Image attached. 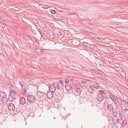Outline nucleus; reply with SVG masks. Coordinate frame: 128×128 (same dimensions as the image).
Instances as JSON below:
<instances>
[{"mask_svg": "<svg viewBox=\"0 0 128 128\" xmlns=\"http://www.w3.org/2000/svg\"><path fill=\"white\" fill-rule=\"evenodd\" d=\"M35 97L32 95L29 94L27 97V100L29 102L32 103L35 100Z\"/></svg>", "mask_w": 128, "mask_h": 128, "instance_id": "1", "label": "nucleus"}, {"mask_svg": "<svg viewBox=\"0 0 128 128\" xmlns=\"http://www.w3.org/2000/svg\"><path fill=\"white\" fill-rule=\"evenodd\" d=\"M96 99L100 102L103 100V96L101 94H99L96 96Z\"/></svg>", "mask_w": 128, "mask_h": 128, "instance_id": "2", "label": "nucleus"}, {"mask_svg": "<svg viewBox=\"0 0 128 128\" xmlns=\"http://www.w3.org/2000/svg\"><path fill=\"white\" fill-rule=\"evenodd\" d=\"M8 108L9 110L12 111L15 109L14 106L12 103H10L8 104Z\"/></svg>", "mask_w": 128, "mask_h": 128, "instance_id": "3", "label": "nucleus"}, {"mask_svg": "<svg viewBox=\"0 0 128 128\" xmlns=\"http://www.w3.org/2000/svg\"><path fill=\"white\" fill-rule=\"evenodd\" d=\"M56 88L58 90H60L61 91H64L63 86L62 85L60 84H57L56 86Z\"/></svg>", "mask_w": 128, "mask_h": 128, "instance_id": "4", "label": "nucleus"}, {"mask_svg": "<svg viewBox=\"0 0 128 128\" xmlns=\"http://www.w3.org/2000/svg\"><path fill=\"white\" fill-rule=\"evenodd\" d=\"M56 88L53 85H52L50 86V92L53 93L55 91Z\"/></svg>", "mask_w": 128, "mask_h": 128, "instance_id": "5", "label": "nucleus"}, {"mask_svg": "<svg viewBox=\"0 0 128 128\" xmlns=\"http://www.w3.org/2000/svg\"><path fill=\"white\" fill-rule=\"evenodd\" d=\"M20 102L21 104L22 105H24L26 102L25 99L24 97H22L20 98Z\"/></svg>", "mask_w": 128, "mask_h": 128, "instance_id": "6", "label": "nucleus"}, {"mask_svg": "<svg viewBox=\"0 0 128 128\" xmlns=\"http://www.w3.org/2000/svg\"><path fill=\"white\" fill-rule=\"evenodd\" d=\"M0 96L2 98V100H3V98H5L6 96V94L5 93H4L3 92H2L0 94Z\"/></svg>", "mask_w": 128, "mask_h": 128, "instance_id": "7", "label": "nucleus"}, {"mask_svg": "<svg viewBox=\"0 0 128 128\" xmlns=\"http://www.w3.org/2000/svg\"><path fill=\"white\" fill-rule=\"evenodd\" d=\"M52 92H48L46 94V96L48 98L49 97V98H51L53 96V94H52Z\"/></svg>", "mask_w": 128, "mask_h": 128, "instance_id": "8", "label": "nucleus"}, {"mask_svg": "<svg viewBox=\"0 0 128 128\" xmlns=\"http://www.w3.org/2000/svg\"><path fill=\"white\" fill-rule=\"evenodd\" d=\"M113 108L111 104L108 105V109L110 111H112L113 110Z\"/></svg>", "mask_w": 128, "mask_h": 128, "instance_id": "9", "label": "nucleus"}, {"mask_svg": "<svg viewBox=\"0 0 128 128\" xmlns=\"http://www.w3.org/2000/svg\"><path fill=\"white\" fill-rule=\"evenodd\" d=\"M65 88L68 91L69 90L70 91L71 90H72V88L69 85H66L65 86Z\"/></svg>", "mask_w": 128, "mask_h": 128, "instance_id": "10", "label": "nucleus"}, {"mask_svg": "<svg viewBox=\"0 0 128 128\" xmlns=\"http://www.w3.org/2000/svg\"><path fill=\"white\" fill-rule=\"evenodd\" d=\"M13 100V96H10L7 100L9 102H12Z\"/></svg>", "mask_w": 128, "mask_h": 128, "instance_id": "11", "label": "nucleus"}, {"mask_svg": "<svg viewBox=\"0 0 128 128\" xmlns=\"http://www.w3.org/2000/svg\"><path fill=\"white\" fill-rule=\"evenodd\" d=\"M89 92L92 93H94L95 91L93 87H90L88 89Z\"/></svg>", "mask_w": 128, "mask_h": 128, "instance_id": "12", "label": "nucleus"}, {"mask_svg": "<svg viewBox=\"0 0 128 128\" xmlns=\"http://www.w3.org/2000/svg\"><path fill=\"white\" fill-rule=\"evenodd\" d=\"M112 114L114 117H116V116L117 114V112L116 110H113L112 112Z\"/></svg>", "mask_w": 128, "mask_h": 128, "instance_id": "13", "label": "nucleus"}, {"mask_svg": "<svg viewBox=\"0 0 128 128\" xmlns=\"http://www.w3.org/2000/svg\"><path fill=\"white\" fill-rule=\"evenodd\" d=\"M10 93L14 95H15L16 94V92L12 90H11L10 91Z\"/></svg>", "mask_w": 128, "mask_h": 128, "instance_id": "14", "label": "nucleus"}, {"mask_svg": "<svg viewBox=\"0 0 128 128\" xmlns=\"http://www.w3.org/2000/svg\"><path fill=\"white\" fill-rule=\"evenodd\" d=\"M23 82L22 80L21 79L19 80L18 84L21 86V87H23V85L22 82Z\"/></svg>", "mask_w": 128, "mask_h": 128, "instance_id": "15", "label": "nucleus"}, {"mask_svg": "<svg viewBox=\"0 0 128 128\" xmlns=\"http://www.w3.org/2000/svg\"><path fill=\"white\" fill-rule=\"evenodd\" d=\"M126 121L125 120H124L122 122V126H124L126 124Z\"/></svg>", "mask_w": 128, "mask_h": 128, "instance_id": "16", "label": "nucleus"}, {"mask_svg": "<svg viewBox=\"0 0 128 128\" xmlns=\"http://www.w3.org/2000/svg\"><path fill=\"white\" fill-rule=\"evenodd\" d=\"M99 92H100V94H101L102 96L103 95H104L105 94V92H104L102 90H99Z\"/></svg>", "mask_w": 128, "mask_h": 128, "instance_id": "17", "label": "nucleus"}, {"mask_svg": "<svg viewBox=\"0 0 128 128\" xmlns=\"http://www.w3.org/2000/svg\"><path fill=\"white\" fill-rule=\"evenodd\" d=\"M92 86L96 89H98L99 88V86L96 84H92Z\"/></svg>", "mask_w": 128, "mask_h": 128, "instance_id": "18", "label": "nucleus"}, {"mask_svg": "<svg viewBox=\"0 0 128 128\" xmlns=\"http://www.w3.org/2000/svg\"><path fill=\"white\" fill-rule=\"evenodd\" d=\"M112 24L113 25H118L120 24V23L119 22H112Z\"/></svg>", "mask_w": 128, "mask_h": 128, "instance_id": "19", "label": "nucleus"}, {"mask_svg": "<svg viewBox=\"0 0 128 128\" xmlns=\"http://www.w3.org/2000/svg\"><path fill=\"white\" fill-rule=\"evenodd\" d=\"M124 113L126 114L127 112L128 111V109L127 108H125L124 109Z\"/></svg>", "mask_w": 128, "mask_h": 128, "instance_id": "20", "label": "nucleus"}, {"mask_svg": "<svg viewBox=\"0 0 128 128\" xmlns=\"http://www.w3.org/2000/svg\"><path fill=\"white\" fill-rule=\"evenodd\" d=\"M97 39H98V41L100 42V40L102 41H103L104 40V39L102 38H98Z\"/></svg>", "mask_w": 128, "mask_h": 128, "instance_id": "21", "label": "nucleus"}, {"mask_svg": "<svg viewBox=\"0 0 128 128\" xmlns=\"http://www.w3.org/2000/svg\"><path fill=\"white\" fill-rule=\"evenodd\" d=\"M50 13L52 14H54L56 13V12L54 10H52L50 11Z\"/></svg>", "mask_w": 128, "mask_h": 128, "instance_id": "22", "label": "nucleus"}, {"mask_svg": "<svg viewBox=\"0 0 128 128\" xmlns=\"http://www.w3.org/2000/svg\"><path fill=\"white\" fill-rule=\"evenodd\" d=\"M81 31L86 34H87L88 32L87 31L84 30H81Z\"/></svg>", "mask_w": 128, "mask_h": 128, "instance_id": "23", "label": "nucleus"}, {"mask_svg": "<svg viewBox=\"0 0 128 128\" xmlns=\"http://www.w3.org/2000/svg\"><path fill=\"white\" fill-rule=\"evenodd\" d=\"M76 91L78 92H80L81 91V90L80 88H76Z\"/></svg>", "mask_w": 128, "mask_h": 128, "instance_id": "24", "label": "nucleus"}, {"mask_svg": "<svg viewBox=\"0 0 128 128\" xmlns=\"http://www.w3.org/2000/svg\"><path fill=\"white\" fill-rule=\"evenodd\" d=\"M87 82L86 81V80H82L81 82V83L83 84H84Z\"/></svg>", "mask_w": 128, "mask_h": 128, "instance_id": "25", "label": "nucleus"}, {"mask_svg": "<svg viewBox=\"0 0 128 128\" xmlns=\"http://www.w3.org/2000/svg\"><path fill=\"white\" fill-rule=\"evenodd\" d=\"M44 50V49H38L37 50H38V52H43V50Z\"/></svg>", "mask_w": 128, "mask_h": 128, "instance_id": "26", "label": "nucleus"}, {"mask_svg": "<svg viewBox=\"0 0 128 128\" xmlns=\"http://www.w3.org/2000/svg\"><path fill=\"white\" fill-rule=\"evenodd\" d=\"M112 100L113 101V102L115 104H116V100L114 99V97H113V99H112Z\"/></svg>", "mask_w": 128, "mask_h": 128, "instance_id": "27", "label": "nucleus"}, {"mask_svg": "<svg viewBox=\"0 0 128 128\" xmlns=\"http://www.w3.org/2000/svg\"><path fill=\"white\" fill-rule=\"evenodd\" d=\"M65 82L66 84H67L69 82V80L68 79H66L65 80Z\"/></svg>", "mask_w": 128, "mask_h": 128, "instance_id": "28", "label": "nucleus"}, {"mask_svg": "<svg viewBox=\"0 0 128 128\" xmlns=\"http://www.w3.org/2000/svg\"><path fill=\"white\" fill-rule=\"evenodd\" d=\"M83 44L84 46H87V44L86 42H84L83 43Z\"/></svg>", "mask_w": 128, "mask_h": 128, "instance_id": "29", "label": "nucleus"}, {"mask_svg": "<svg viewBox=\"0 0 128 128\" xmlns=\"http://www.w3.org/2000/svg\"><path fill=\"white\" fill-rule=\"evenodd\" d=\"M123 102L124 103H125V104L126 103L127 104H128V102L126 100H123Z\"/></svg>", "mask_w": 128, "mask_h": 128, "instance_id": "30", "label": "nucleus"}, {"mask_svg": "<svg viewBox=\"0 0 128 128\" xmlns=\"http://www.w3.org/2000/svg\"><path fill=\"white\" fill-rule=\"evenodd\" d=\"M59 82L61 84H62L63 83V81L62 80H60L59 81Z\"/></svg>", "mask_w": 128, "mask_h": 128, "instance_id": "31", "label": "nucleus"}, {"mask_svg": "<svg viewBox=\"0 0 128 128\" xmlns=\"http://www.w3.org/2000/svg\"><path fill=\"white\" fill-rule=\"evenodd\" d=\"M92 71L93 72H94L96 73V72H97V71H96V70H92Z\"/></svg>", "mask_w": 128, "mask_h": 128, "instance_id": "32", "label": "nucleus"}, {"mask_svg": "<svg viewBox=\"0 0 128 128\" xmlns=\"http://www.w3.org/2000/svg\"><path fill=\"white\" fill-rule=\"evenodd\" d=\"M112 128H118V127L116 126H114Z\"/></svg>", "mask_w": 128, "mask_h": 128, "instance_id": "33", "label": "nucleus"}, {"mask_svg": "<svg viewBox=\"0 0 128 128\" xmlns=\"http://www.w3.org/2000/svg\"><path fill=\"white\" fill-rule=\"evenodd\" d=\"M70 81L72 82L74 81V79L73 78H72L70 80Z\"/></svg>", "mask_w": 128, "mask_h": 128, "instance_id": "34", "label": "nucleus"}, {"mask_svg": "<svg viewBox=\"0 0 128 128\" xmlns=\"http://www.w3.org/2000/svg\"><path fill=\"white\" fill-rule=\"evenodd\" d=\"M6 46L7 47H8V45L6 44Z\"/></svg>", "mask_w": 128, "mask_h": 128, "instance_id": "35", "label": "nucleus"}, {"mask_svg": "<svg viewBox=\"0 0 128 128\" xmlns=\"http://www.w3.org/2000/svg\"><path fill=\"white\" fill-rule=\"evenodd\" d=\"M58 35L59 36H60V33L59 32V34H58Z\"/></svg>", "mask_w": 128, "mask_h": 128, "instance_id": "36", "label": "nucleus"}, {"mask_svg": "<svg viewBox=\"0 0 128 128\" xmlns=\"http://www.w3.org/2000/svg\"><path fill=\"white\" fill-rule=\"evenodd\" d=\"M92 49H94V46H93V47H92Z\"/></svg>", "mask_w": 128, "mask_h": 128, "instance_id": "37", "label": "nucleus"}, {"mask_svg": "<svg viewBox=\"0 0 128 128\" xmlns=\"http://www.w3.org/2000/svg\"><path fill=\"white\" fill-rule=\"evenodd\" d=\"M66 128H68V125H66Z\"/></svg>", "mask_w": 128, "mask_h": 128, "instance_id": "38", "label": "nucleus"}, {"mask_svg": "<svg viewBox=\"0 0 128 128\" xmlns=\"http://www.w3.org/2000/svg\"><path fill=\"white\" fill-rule=\"evenodd\" d=\"M108 82H110L111 83V82H112L111 81H110L109 80H108Z\"/></svg>", "mask_w": 128, "mask_h": 128, "instance_id": "39", "label": "nucleus"}, {"mask_svg": "<svg viewBox=\"0 0 128 128\" xmlns=\"http://www.w3.org/2000/svg\"><path fill=\"white\" fill-rule=\"evenodd\" d=\"M113 97H110V98L112 99H113Z\"/></svg>", "mask_w": 128, "mask_h": 128, "instance_id": "40", "label": "nucleus"}, {"mask_svg": "<svg viewBox=\"0 0 128 128\" xmlns=\"http://www.w3.org/2000/svg\"><path fill=\"white\" fill-rule=\"evenodd\" d=\"M46 50L44 49V50H43V52H44V50Z\"/></svg>", "mask_w": 128, "mask_h": 128, "instance_id": "41", "label": "nucleus"}, {"mask_svg": "<svg viewBox=\"0 0 128 128\" xmlns=\"http://www.w3.org/2000/svg\"><path fill=\"white\" fill-rule=\"evenodd\" d=\"M25 93H26V91H25Z\"/></svg>", "mask_w": 128, "mask_h": 128, "instance_id": "42", "label": "nucleus"}, {"mask_svg": "<svg viewBox=\"0 0 128 128\" xmlns=\"http://www.w3.org/2000/svg\"><path fill=\"white\" fill-rule=\"evenodd\" d=\"M126 104L128 106V104Z\"/></svg>", "mask_w": 128, "mask_h": 128, "instance_id": "43", "label": "nucleus"}, {"mask_svg": "<svg viewBox=\"0 0 128 128\" xmlns=\"http://www.w3.org/2000/svg\"><path fill=\"white\" fill-rule=\"evenodd\" d=\"M54 119H55V118L54 117Z\"/></svg>", "mask_w": 128, "mask_h": 128, "instance_id": "44", "label": "nucleus"}, {"mask_svg": "<svg viewBox=\"0 0 128 128\" xmlns=\"http://www.w3.org/2000/svg\"><path fill=\"white\" fill-rule=\"evenodd\" d=\"M43 8H44V7H43Z\"/></svg>", "mask_w": 128, "mask_h": 128, "instance_id": "45", "label": "nucleus"}, {"mask_svg": "<svg viewBox=\"0 0 128 128\" xmlns=\"http://www.w3.org/2000/svg\"><path fill=\"white\" fill-rule=\"evenodd\" d=\"M102 64H100V65H102Z\"/></svg>", "mask_w": 128, "mask_h": 128, "instance_id": "46", "label": "nucleus"}, {"mask_svg": "<svg viewBox=\"0 0 128 128\" xmlns=\"http://www.w3.org/2000/svg\"><path fill=\"white\" fill-rule=\"evenodd\" d=\"M102 64H100V65H102Z\"/></svg>", "mask_w": 128, "mask_h": 128, "instance_id": "47", "label": "nucleus"}, {"mask_svg": "<svg viewBox=\"0 0 128 128\" xmlns=\"http://www.w3.org/2000/svg\"><path fill=\"white\" fill-rule=\"evenodd\" d=\"M47 18L49 16H47Z\"/></svg>", "mask_w": 128, "mask_h": 128, "instance_id": "48", "label": "nucleus"}, {"mask_svg": "<svg viewBox=\"0 0 128 128\" xmlns=\"http://www.w3.org/2000/svg\"><path fill=\"white\" fill-rule=\"evenodd\" d=\"M44 16H46V15H44Z\"/></svg>", "mask_w": 128, "mask_h": 128, "instance_id": "49", "label": "nucleus"}]
</instances>
